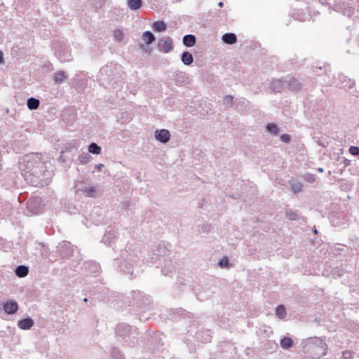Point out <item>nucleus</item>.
Listing matches in <instances>:
<instances>
[{"label":"nucleus","instance_id":"nucleus-53","mask_svg":"<svg viewBox=\"0 0 359 359\" xmlns=\"http://www.w3.org/2000/svg\"><path fill=\"white\" fill-rule=\"evenodd\" d=\"M83 302H88V299L87 298H84L83 299Z\"/></svg>","mask_w":359,"mask_h":359},{"label":"nucleus","instance_id":"nucleus-28","mask_svg":"<svg viewBox=\"0 0 359 359\" xmlns=\"http://www.w3.org/2000/svg\"><path fill=\"white\" fill-rule=\"evenodd\" d=\"M152 29L155 32H163L166 29V25L163 21H155L152 25Z\"/></svg>","mask_w":359,"mask_h":359},{"label":"nucleus","instance_id":"nucleus-31","mask_svg":"<svg viewBox=\"0 0 359 359\" xmlns=\"http://www.w3.org/2000/svg\"><path fill=\"white\" fill-rule=\"evenodd\" d=\"M276 315L280 319H283L286 317L287 312L283 305H279L276 309Z\"/></svg>","mask_w":359,"mask_h":359},{"label":"nucleus","instance_id":"nucleus-37","mask_svg":"<svg viewBox=\"0 0 359 359\" xmlns=\"http://www.w3.org/2000/svg\"><path fill=\"white\" fill-rule=\"evenodd\" d=\"M233 97L232 95H226L223 100V104L226 107H231L233 106Z\"/></svg>","mask_w":359,"mask_h":359},{"label":"nucleus","instance_id":"nucleus-12","mask_svg":"<svg viewBox=\"0 0 359 359\" xmlns=\"http://www.w3.org/2000/svg\"><path fill=\"white\" fill-rule=\"evenodd\" d=\"M57 250L62 257H67L72 253V247L68 242L63 241L57 247Z\"/></svg>","mask_w":359,"mask_h":359},{"label":"nucleus","instance_id":"nucleus-2","mask_svg":"<svg viewBox=\"0 0 359 359\" xmlns=\"http://www.w3.org/2000/svg\"><path fill=\"white\" fill-rule=\"evenodd\" d=\"M330 70V67L328 65L322 66H313V71L318 76H323L325 73V77H327L328 80L325 79V78H322L320 80V83L323 86H331L335 85L337 86H339L340 88H351L354 86L355 82L354 81L347 78L344 74L338 75L339 82L337 81L336 79H331L329 75H327V72Z\"/></svg>","mask_w":359,"mask_h":359},{"label":"nucleus","instance_id":"nucleus-29","mask_svg":"<svg viewBox=\"0 0 359 359\" xmlns=\"http://www.w3.org/2000/svg\"><path fill=\"white\" fill-rule=\"evenodd\" d=\"M142 39L147 45L151 44L155 41V36L150 31L144 32L142 34Z\"/></svg>","mask_w":359,"mask_h":359},{"label":"nucleus","instance_id":"nucleus-35","mask_svg":"<svg viewBox=\"0 0 359 359\" xmlns=\"http://www.w3.org/2000/svg\"><path fill=\"white\" fill-rule=\"evenodd\" d=\"M91 156L88 152H83L79 156V160L81 164H86L89 162Z\"/></svg>","mask_w":359,"mask_h":359},{"label":"nucleus","instance_id":"nucleus-14","mask_svg":"<svg viewBox=\"0 0 359 359\" xmlns=\"http://www.w3.org/2000/svg\"><path fill=\"white\" fill-rule=\"evenodd\" d=\"M132 331V327L128 324L121 323L116 326V332L120 337H126Z\"/></svg>","mask_w":359,"mask_h":359},{"label":"nucleus","instance_id":"nucleus-18","mask_svg":"<svg viewBox=\"0 0 359 359\" xmlns=\"http://www.w3.org/2000/svg\"><path fill=\"white\" fill-rule=\"evenodd\" d=\"M68 78V74L64 71H57L55 73L53 81L55 84L63 83Z\"/></svg>","mask_w":359,"mask_h":359},{"label":"nucleus","instance_id":"nucleus-55","mask_svg":"<svg viewBox=\"0 0 359 359\" xmlns=\"http://www.w3.org/2000/svg\"><path fill=\"white\" fill-rule=\"evenodd\" d=\"M314 233H317V230L316 229L314 230Z\"/></svg>","mask_w":359,"mask_h":359},{"label":"nucleus","instance_id":"nucleus-45","mask_svg":"<svg viewBox=\"0 0 359 359\" xmlns=\"http://www.w3.org/2000/svg\"><path fill=\"white\" fill-rule=\"evenodd\" d=\"M351 353L348 352V351L343 353V357L345 359H351Z\"/></svg>","mask_w":359,"mask_h":359},{"label":"nucleus","instance_id":"nucleus-34","mask_svg":"<svg viewBox=\"0 0 359 359\" xmlns=\"http://www.w3.org/2000/svg\"><path fill=\"white\" fill-rule=\"evenodd\" d=\"M288 86L292 90H299L301 88V84L297 81V80L293 79L288 81Z\"/></svg>","mask_w":359,"mask_h":359},{"label":"nucleus","instance_id":"nucleus-26","mask_svg":"<svg viewBox=\"0 0 359 359\" xmlns=\"http://www.w3.org/2000/svg\"><path fill=\"white\" fill-rule=\"evenodd\" d=\"M81 191L87 197H94L96 192L95 187L93 186L83 187Z\"/></svg>","mask_w":359,"mask_h":359},{"label":"nucleus","instance_id":"nucleus-6","mask_svg":"<svg viewBox=\"0 0 359 359\" xmlns=\"http://www.w3.org/2000/svg\"><path fill=\"white\" fill-rule=\"evenodd\" d=\"M333 9L347 17L351 16L355 11L353 4L349 1H343L340 4H335Z\"/></svg>","mask_w":359,"mask_h":359},{"label":"nucleus","instance_id":"nucleus-10","mask_svg":"<svg viewBox=\"0 0 359 359\" xmlns=\"http://www.w3.org/2000/svg\"><path fill=\"white\" fill-rule=\"evenodd\" d=\"M116 238V231L112 229H110L106 231L105 233L102 237V242L104 244L110 246L114 242Z\"/></svg>","mask_w":359,"mask_h":359},{"label":"nucleus","instance_id":"nucleus-15","mask_svg":"<svg viewBox=\"0 0 359 359\" xmlns=\"http://www.w3.org/2000/svg\"><path fill=\"white\" fill-rule=\"evenodd\" d=\"M285 86V82L282 79H276L269 84V89L274 93L281 92Z\"/></svg>","mask_w":359,"mask_h":359},{"label":"nucleus","instance_id":"nucleus-36","mask_svg":"<svg viewBox=\"0 0 359 359\" xmlns=\"http://www.w3.org/2000/svg\"><path fill=\"white\" fill-rule=\"evenodd\" d=\"M111 357L113 359H125L123 355L118 348H112Z\"/></svg>","mask_w":359,"mask_h":359},{"label":"nucleus","instance_id":"nucleus-11","mask_svg":"<svg viewBox=\"0 0 359 359\" xmlns=\"http://www.w3.org/2000/svg\"><path fill=\"white\" fill-rule=\"evenodd\" d=\"M3 309L6 313L12 315L18 311V304L15 301L9 299L4 304Z\"/></svg>","mask_w":359,"mask_h":359},{"label":"nucleus","instance_id":"nucleus-41","mask_svg":"<svg viewBox=\"0 0 359 359\" xmlns=\"http://www.w3.org/2000/svg\"><path fill=\"white\" fill-rule=\"evenodd\" d=\"M349 152L353 156H359V147L356 146H351L349 148Z\"/></svg>","mask_w":359,"mask_h":359},{"label":"nucleus","instance_id":"nucleus-49","mask_svg":"<svg viewBox=\"0 0 359 359\" xmlns=\"http://www.w3.org/2000/svg\"><path fill=\"white\" fill-rule=\"evenodd\" d=\"M317 170H318V172H323V168H318V169H317Z\"/></svg>","mask_w":359,"mask_h":359},{"label":"nucleus","instance_id":"nucleus-48","mask_svg":"<svg viewBox=\"0 0 359 359\" xmlns=\"http://www.w3.org/2000/svg\"><path fill=\"white\" fill-rule=\"evenodd\" d=\"M3 62H4L3 53L1 51H0V64H1Z\"/></svg>","mask_w":359,"mask_h":359},{"label":"nucleus","instance_id":"nucleus-20","mask_svg":"<svg viewBox=\"0 0 359 359\" xmlns=\"http://www.w3.org/2000/svg\"><path fill=\"white\" fill-rule=\"evenodd\" d=\"M181 60L185 65H191L194 62V57L189 51H184L182 54Z\"/></svg>","mask_w":359,"mask_h":359},{"label":"nucleus","instance_id":"nucleus-43","mask_svg":"<svg viewBox=\"0 0 359 359\" xmlns=\"http://www.w3.org/2000/svg\"><path fill=\"white\" fill-rule=\"evenodd\" d=\"M229 264V260L227 258L224 257L222 259H221L219 262H218V265L220 266V267H224V266H227Z\"/></svg>","mask_w":359,"mask_h":359},{"label":"nucleus","instance_id":"nucleus-47","mask_svg":"<svg viewBox=\"0 0 359 359\" xmlns=\"http://www.w3.org/2000/svg\"><path fill=\"white\" fill-rule=\"evenodd\" d=\"M96 168L98 170H101L102 168L104 167V165L102 164V163H100V164H97L95 165Z\"/></svg>","mask_w":359,"mask_h":359},{"label":"nucleus","instance_id":"nucleus-30","mask_svg":"<svg viewBox=\"0 0 359 359\" xmlns=\"http://www.w3.org/2000/svg\"><path fill=\"white\" fill-rule=\"evenodd\" d=\"M293 345V341L291 338L285 337L280 340V346L284 349H288Z\"/></svg>","mask_w":359,"mask_h":359},{"label":"nucleus","instance_id":"nucleus-23","mask_svg":"<svg viewBox=\"0 0 359 359\" xmlns=\"http://www.w3.org/2000/svg\"><path fill=\"white\" fill-rule=\"evenodd\" d=\"M15 273L19 278L25 277L29 273V268L25 265H19L16 267Z\"/></svg>","mask_w":359,"mask_h":359},{"label":"nucleus","instance_id":"nucleus-52","mask_svg":"<svg viewBox=\"0 0 359 359\" xmlns=\"http://www.w3.org/2000/svg\"><path fill=\"white\" fill-rule=\"evenodd\" d=\"M337 272L338 273V276H341V272H340V270H337Z\"/></svg>","mask_w":359,"mask_h":359},{"label":"nucleus","instance_id":"nucleus-17","mask_svg":"<svg viewBox=\"0 0 359 359\" xmlns=\"http://www.w3.org/2000/svg\"><path fill=\"white\" fill-rule=\"evenodd\" d=\"M222 40L226 44L232 45L237 42V36L234 33H226L222 35Z\"/></svg>","mask_w":359,"mask_h":359},{"label":"nucleus","instance_id":"nucleus-25","mask_svg":"<svg viewBox=\"0 0 359 359\" xmlns=\"http://www.w3.org/2000/svg\"><path fill=\"white\" fill-rule=\"evenodd\" d=\"M39 100L34 97H29L27 101V106L28 109L31 110L36 109L39 107Z\"/></svg>","mask_w":359,"mask_h":359},{"label":"nucleus","instance_id":"nucleus-38","mask_svg":"<svg viewBox=\"0 0 359 359\" xmlns=\"http://www.w3.org/2000/svg\"><path fill=\"white\" fill-rule=\"evenodd\" d=\"M302 185L299 182H293L291 184V189L294 193H298L302 191Z\"/></svg>","mask_w":359,"mask_h":359},{"label":"nucleus","instance_id":"nucleus-22","mask_svg":"<svg viewBox=\"0 0 359 359\" xmlns=\"http://www.w3.org/2000/svg\"><path fill=\"white\" fill-rule=\"evenodd\" d=\"M249 104H250V102L248 100H247L246 99H245L243 97H241V98L236 100V107L238 111H242L244 109L249 107Z\"/></svg>","mask_w":359,"mask_h":359},{"label":"nucleus","instance_id":"nucleus-19","mask_svg":"<svg viewBox=\"0 0 359 359\" xmlns=\"http://www.w3.org/2000/svg\"><path fill=\"white\" fill-rule=\"evenodd\" d=\"M86 269L92 274H95L99 272L100 266L97 263L94 262H89L85 264Z\"/></svg>","mask_w":359,"mask_h":359},{"label":"nucleus","instance_id":"nucleus-54","mask_svg":"<svg viewBox=\"0 0 359 359\" xmlns=\"http://www.w3.org/2000/svg\"><path fill=\"white\" fill-rule=\"evenodd\" d=\"M310 177H311V180H313V176L311 175Z\"/></svg>","mask_w":359,"mask_h":359},{"label":"nucleus","instance_id":"nucleus-4","mask_svg":"<svg viewBox=\"0 0 359 359\" xmlns=\"http://www.w3.org/2000/svg\"><path fill=\"white\" fill-rule=\"evenodd\" d=\"M137 254H128L126 257H123L119 261L118 268L125 274L132 276L134 273V266L137 265Z\"/></svg>","mask_w":359,"mask_h":359},{"label":"nucleus","instance_id":"nucleus-9","mask_svg":"<svg viewBox=\"0 0 359 359\" xmlns=\"http://www.w3.org/2000/svg\"><path fill=\"white\" fill-rule=\"evenodd\" d=\"M173 48L172 39L170 37L162 39L158 41L159 50L168 53Z\"/></svg>","mask_w":359,"mask_h":359},{"label":"nucleus","instance_id":"nucleus-1","mask_svg":"<svg viewBox=\"0 0 359 359\" xmlns=\"http://www.w3.org/2000/svg\"><path fill=\"white\" fill-rule=\"evenodd\" d=\"M24 177L32 186L43 187L49 183L52 170H48L46 163L41 161L39 154H34L28 157Z\"/></svg>","mask_w":359,"mask_h":359},{"label":"nucleus","instance_id":"nucleus-42","mask_svg":"<svg viewBox=\"0 0 359 359\" xmlns=\"http://www.w3.org/2000/svg\"><path fill=\"white\" fill-rule=\"evenodd\" d=\"M280 139L283 142L289 143L291 140V137L288 134H283L280 135Z\"/></svg>","mask_w":359,"mask_h":359},{"label":"nucleus","instance_id":"nucleus-33","mask_svg":"<svg viewBox=\"0 0 359 359\" xmlns=\"http://www.w3.org/2000/svg\"><path fill=\"white\" fill-rule=\"evenodd\" d=\"M266 128L267 132L273 135H277L279 132L278 127L275 123H268Z\"/></svg>","mask_w":359,"mask_h":359},{"label":"nucleus","instance_id":"nucleus-16","mask_svg":"<svg viewBox=\"0 0 359 359\" xmlns=\"http://www.w3.org/2000/svg\"><path fill=\"white\" fill-rule=\"evenodd\" d=\"M34 325V321L32 318L28 317L18 320V326L20 329L23 330H27Z\"/></svg>","mask_w":359,"mask_h":359},{"label":"nucleus","instance_id":"nucleus-27","mask_svg":"<svg viewBox=\"0 0 359 359\" xmlns=\"http://www.w3.org/2000/svg\"><path fill=\"white\" fill-rule=\"evenodd\" d=\"M142 5V0H128V6L132 11H136L141 8Z\"/></svg>","mask_w":359,"mask_h":359},{"label":"nucleus","instance_id":"nucleus-39","mask_svg":"<svg viewBox=\"0 0 359 359\" xmlns=\"http://www.w3.org/2000/svg\"><path fill=\"white\" fill-rule=\"evenodd\" d=\"M285 215L290 220H296L298 218L297 213L292 210H287Z\"/></svg>","mask_w":359,"mask_h":359},{"label":"nucleus","instance_id":"nucleus-8","mask_svg":"<svg viewBox=\"0 0 359 359\" xmlns=\"http://www.w3.org/2000/svg\"><path fill=\"white\" fill-rule=\"evenodd\" d=\"M312 343L317 349V355L318 357L323 356L326 354L327 346L322 339L316 337L312 339Z\"/></svg>","mask_w":359,"mask_h":359},{"label":"nucleus","instance_id":"nucleus-46","mask_svg":"<svg viewBox=\"0 0 359 359\" xmlns=\"http://www.w3.org/2000/svg\"><path fill=\"white\" fill-rule=\"evenodd\" d=\"M211 336L209 334H206L205 337L202 339L203 342H209L210 341Z\"/></svg>","mask_w":359,"mask_h":359},{"label":"nucleus","instance_id":"nucleus-21","mask_svg":"<svg viewBox=\"0 0 359 359\" xmlns=\"http://www.w3.org/2000/svg\"><path fill=\"white\" fill-rule=\"evenodd\" d=\"M196 39L193 34H187L183 37V44L187 47H192L196 44Z\"/></svg>","mask_w":359,"mask_h":359},{"label":"nucleus","instance_id":"nucleus-5","mask_svg":"<svg viewBox=\"0 0 359 359\" xmlns=\"http://www.w3.org/2000/svg\"><path fill=\"white\" fill-rule=\"evenodd\" d=\"M42 202L40 197H32L27 202V208L30 212L38 215L42 212L43 207Z\"/></svg>","mask_w":359,"mask_h":359},{"label":"nucleus","instance_id":"nucleus-7","mask_svg":"<svg viewBox=\"0 0 359 359\" xmlns=\"http://www.w3.org/2000/svg\"><path fill=\"white\" fill-rule=\"evenodd\" d=\"M168 251V250L167 249L165 243L159 244L152 250L151 255H149V257L147 259V262H156L160 257L165 256Z\"/></svg>","mask_w":359,"mask_h":359},{"label":"nucleus","instance_id":"nucleus-44","mask_svg":"<svg viewBox=\"0 0 359 359\" xmlns=\"http://www.w3.org/2000/svg\"><path fill=\"white\" fill-rule=\"evenodd\" d=\"M131 203H130V201H124L123 203H122V207L123 208H124L125 210H128L130 206Z\"/></svg>","mask_w":359,"mask_h":359},{"label":"nucleus","instance_id":"nucleus-24","mask_svg":"<svg viewBox=\"0 0 359 359\" xmlns=\"http://www.w3.org/2000/svg\"><path fill=\"white\" fill-rule=\"evenodd\" d=\"M56 54H57L59 60L62 62H69L72 60V57L68 51L62 52V51L58 50Z\"/></svg>","mask_w":359,"mask_h":359},{"label":"nucleus","instance_id":"nucleus-13","mask_svg":"<svg viewBox=\"0 0 359 359\" xmlns=\"http://www.w3.org/2000/svg\"><path fill=\"white\" fill-rule=\"evenodd\" d=\"M155 137L158 141L166 143L170 140V134L166 129L156 130L155 131Z\"/></svg>","mask_w":359,"mask_h":359},{"label":"nucleus","instance_id":"nucleus-32","mask_svg":"<svg viewBox=\"0 0 359 359\" xmlns=\"http://www.w3.org/2000/svg\"><path fill=\"white\" fill-rule=\"evenodd\" d=\"M101 147L98 146L96 143H91L88 146V151L93 154H100L101 153Z\"/></svg>","mask_w":359,"mask_h":359},{"label":"nucleus","instance_id":"nucleus-51","mask_svg":"<svg viewBox=\"0 0 359 359\" xmlns=\"http://www.w3.org/2000/svg\"><path fill=\"white\" fill-rule=\"evenodd\" d=\"M201 337V332L197 333L196 337L199 339Z\"/></svg>","mask_w":359,"mask_h":359},{"label":"nucleus","instance_id":"nucleus-3","mask_svg":"<svg viewBox=\"0 0 359 359\" xmlns=\"http://www.w3.org/2000/svg\"><path fill=\"white\" fill-rule=\"evenodd\" d=\"M120 67L117 64L110 63L100 69L98 75L99 80L102 85H109L111 83H116L119 77L118 70Z\"/></svg>","mask_w":359,"mask_h":359},{"label":"nucleus","instance_id":"nucleus-40","mask_svg":"<svg viewBox=\"0 0 359 359\" xmlns=\"http://www.w3.org/2000/svg\"><path fill=\"white\" fill-rule=\"evenodd\" d=\"M114 37L118 41H122L123 39V32L121 29H116V30H114Z\"/></svg>","mask_w":359,"mask_h":359},{"label":"nucleus","instance_id":"nucleus-50","mask_svg":"<svg viewBox=\"0 0 359 359\" xmlns=\"http://www.w3.org/2000/svg\"><path fill=\"white\" fill-rule=\"evenodd\" d=\"M218 6H219V7H221V8H222V7H223V6H224L223 2H219V3L218 4Z\"/></svg>","mask_w":359,"mask_h":359}]
</instances>
